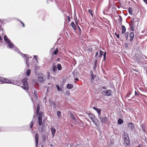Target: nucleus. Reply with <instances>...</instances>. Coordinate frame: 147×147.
Returning a JSON list of instances; mask_svg holds the SVG:
<instances>
[{
    "label": "nucleus",
    "instance_id": "f257e3e1",
    "mask_svg": "<svg viewBox=\"0 0 147 147\" xmlns=\"http://www.w3.org/2000/svg\"><path fill=\"white\" fill-rule=\"evenodd\" d=\"M98 117L101 123L102 124H107L109 122V118L106 116L100 115Z\"/></svg>",
    "mask_w": 147,
    "mask_h": 147
},
{
    "label": "nucleus",
    "instance_id": "f03ea898",
    "mask_svg": "<svg viewBox=\"0 0 147 147\" xmlns=\"http://www.w3.org/2000/svg\"><path fill=\"white\" fill-rule=\"evenodd\" d=\"M123 137V138L124 142L127 145L129 144V140L128 135L126 132H124Z\"/></svg>",
    "mask_w": 147,
    "mask_h": 147
},
{
    "label": "nucleus",
    "instance_id": "7ed1b4c3",
    "mask_svg": "<svg viewBox=\"0 0 147 147\" xmlns=\"http://www.w3.org/2000/svg\"><path fill=\"white\" fill-rule=\"evenodd\" d=\"M22 82L23 83V86H21L22 88L24 90H28V84L26 81V80L25 79H23L22 80Z\"/></svg>",
    "mask_w": 147,
    "mask_h": 147
},
{
    "label": "nucleus",
    "instance_id": "20e7f679",
    "mask_svg": "<svg viewBox=\"0 0 147 147\" xmlns=\"http://www.w3.org/2000/svg\"><path fill=\"white\" fill-rule=\"evenodd\" d=\"M38 123L40 126H41L42 125V118L43 115V113L42 112H40L38 113Z\"/></svg>",
    "mask_w": 147,
    "mask_h": 147
},
{
    "label": "nucleus",
    "instance_id": "39448f33",
    "mask_svg": "<svg viewBox=\"0 0 147 147\" xmlns=\"http://www.w3.org/2000/svg\"><path fill=\"white\" fill-rule=\"evenodd\" d=\"M112 93V91L111 90H108L105 91H102L101 92V94L105 96H110Z\"/></svg>",
    "mask_w": 147,
    "mask_h": 147
},
{
    "label": "nucleus",
    "instance_id": "423d86ee",
    "mask_svg": "<svg viewBox=\"0 0 147 147\" xmlns=\"http://www.w3.org/2000/svg\"><path fill=\"white\" fill-rule=\"evenodd\" d=\"M43 75V74L42 73H40L38 75V80L39 82L41 83H43L44 82Z\"/></svg>",
    "mask_w": 147,
    "mask_h": 147
},
{
    "label": "nucleus",
    "instance_id": "0eeeda50",
    "mask_svg": "<svg viewBox=\"0 0 147 147\" xmlns=\"http://www.w3.org/2000/svg\"><path fill=\"white\" fill-rule=\"evenodd\" d=\"M92 121L96 126H98L100 125V122L96 117Z\"/></svg>",
    "mask_w": 147,
    "mask_h": 147
},
{
    "label": "nucleus",
    "instance_id": "6e6552de",
    "mask_svg": "<svg viewBox=\"0 0 147 147\" xmlns=\"http://www.w3.org/2000/svg\"><path fill=\"white\" fill-rule=\"evenodd\" d=\"M2 80V82H3L5 83H7L10 84L12 83V81L11 80H9L7 78H3V79Z\"/></svg>",
    "mask_w": 147,
    "mask_h": 147
},
{
    "label": "nucleus",
    "instance_id": "1a4fd4ad",
    "mask_svg": "<svg viewBox=\"0 0 147 147\" xmlns=\"http://www.w3.org/2000/svg\"><path fill=\"white\" fill-rule=\"evenodd\" d=\"M39 136L38 133H36L35 136V140L36 147H37L38 143Z\"/></svg>",
    "mask_w": 147,
    "mask_h": 147
},
{
    "label": "nucleus",
    "instance_id": "9d476101",
    "mask_svg": "<svg viewBox=\"0 0 147 147\" xmlns=\"http://www.w3.org/2000/svg\"><path fill=\"white\" fill-rule=\"evenodd\" d=\"M50 129L51 131L52 135L53 136L52 137H54V136L55 134V133L56 131V130L54 128V127H51Z\"/></svg>",
    "mask_w": 147,
    "mask_h": 147
},
{
    "label": "nucleus",
    "instance_id": "9b49d317",
    "mask_svg": "<svg viewBox=\"0 0 147 147\" xmlns=\"http://www.w3.org/2000/svg\"><path fill=\"white\" fill-rule=\"evenodd\" d=\"M128 126L129 127L131 128V130H132L134 127V124L131 123H128Z\"/></svg>",
    "mask_w": 147,
    "mask_h": 147
},
{
    "label": "nucleus",
    "instance_id": "f8f14e48",
    "mask_svg": "<svg viewBox=\"0 0 147 147\" xmlns=\"http://www.w3.org/2000/svg\"><path fill=\"white\" fill-rule=\"evenodd\" d=\"M93 108L97 112V113H98V117L99 116H100V115H101V113H100L101 110L100 109H98L95 107H93Z\"/></svg>",
    "mask_w": 147,
    "mask_h": 147
},
{
    "label": "nucleus",
    "instance_id": "ddd939ff",
    "mask_svg": "<svg viewBox=\"0 0 147 147\" xmlns=\"http://www.w3.org/2000/svg\"><path fill=\"white\" fill-rule=\"evenodd\" d=\"M134 33L133 32H132L130 33L129 36L130 38V41H132V40L134 37Z\"/></svg>",
    "mask_w": 147,
    "mask_h": 147
},
{
    "label": "nucleus",
    "instance_id": "4468645a",
    "mask_svg": "<svg viewBox=\"0 0 147 147\" xmlns=\"http://www.w3.org/2000/svg\"><path fill=\"white\" fill-rule=\"evenodd\" d=\"M88 116L92 120L96 117L94 115L90 113L89 114Z\"/></svg>",
    "mask_w": 147,
    "mask_h": 147
},
{
    "label": "nucleus",
    "instance_id": "2eb2a0df",
    "mask_svg": "<svg viewBox=\"0 0 147 147\" xmlns=\"http://www.w3.org/2000/svg\"><path fill=\"white\" fill-rule=\"evenodd\" d=\"M50 104L51 106H53L54 108H57V106L56 105V102H54V101H52V102H51L50 103Z\"/></svg>",
    "mask_w": 147,
    "mask_h": 147
},
{
    "label": "nucleus",
    "instance_id": "dca6fc26",
    "mask_svg": "<svg viewBox=\"0 0 147 147\" xmlns=\"http://www.w3.org/2000/svg\"><path fill=\"white\" fill-rule=\"evenodd\" d=\"M78 123L79 124L80 126L81 127H84V123L82 121H80V122H78Z\"/></svg>",
    "mask_w": 147,
    "mask_h": 147
},
{
    "label": "nucleus",
    "instance_id": "f3484780",
    "mask_svg": "<svg viewBox=\"0 0 147 147\" xmlns=\"http://www.w3.org/2000/svg\"><path fill=\"white\" fill-rule=\"evenodd\" d=\"M4 39L7 43H8V42H10V40L8 38L6 35L4 36Z\"/></svg>",
    "mask_w": 147,
    "mask_h": 147
},
{
    "label": "nucleus",
    "instance_id": "a211bd4d",
    "mask_svg": "<svg viewBox=\"0 0 147 147\" xmlns=\"http://www.w3.org/2000/svg\"><path fill=\"white\" fill-rule=\"evenodd\" d=\"M8 46L10 48H12L13 47V45L12 42H10H10H8Z\"/></svg>",
    "mask_w": 147,
    "mask_h": 147
},
{
    "label": "nucleus",
    "instance_id": "6ab92c4d",
    "mask_svg": "<svg viewBox=\"0 0 147 147\" xmlns=\"http://www.w3.org/2000/svg\"><path fill=\"white\" fill-rule=\"evenodd\" d=\"M71 26L74 30H76V26L74 22H73L71 23Z\"/></svg>",
    "mask_w": 147,
    "mask_h": 147
},
{
    "label": "nucleus",
    "instance_id": "aec40b11",
    "mask_svg": "<svg viewBox=\"0 0 147 147\" xmlns=\"http://www.w3.org/2000/svg\"><path fill=\"white\" fill-rule=\"evenodd\" d=\"M67 87L68 89H71L73 87V85L72 84H68L67 85Z\"/></svg>",
    "mask_w": 147,
    "mask_h": 147
},
{
    "label": "nucleus",
    "instance_id": "412c9836",
    "mask_svg": "<svg viewBox=\"0 0 147 147\" xmlns=\"http://www.w3.org/2000/svg\"><path fill=\"white\" fill-rule=\"evenodd\" d=\"M122 33L124 34L126 31V28L124 26L122 25Z\"/></svg>",
    "mask_w": 147,
    "mask_h": 147
},
{
    "label": "nucleus",
    "instance_id": "4be33fe9",
    "mask_svg": "<svg viewBox=\"0 0 147 147\" xmlns=\"http://www.w3.org/2000/svg\"><path fill=\"white\" fill-rule=\"evenodd\" d=\"M52 68L53 72H55L57 71V69L56 66L54 65L53 66Z\"/></svg>",
    "mask_w": 147,
    "mask_h": 147
},
{
    "label": "nucleus",
    "instance_id": "5701e85b",
    "mask_svg": "<svg viewBox=\"0 0 147 147\" xmlns=\"http://www.w3.org/2000/svg\"><path fill=\"white\" fill-rule=\"evenodd\" d=\"M57 68L58 70H61L62 69L61 65L60 64H58L57 65Z\"/></svg>",
    "mask_w": 147,
    "mask_h": 147
},
{
    "label": "nucleus",
    "instance_id": "b1692460",
    "mask_svg": "<svg viewBox=\"0 0 147 147\" xmlns=\"http://www.w3.org/2000/svg\"><path fill=\"white\" fill-rule=\"evenodd\" d=\"M70 117L74 121H76V120L75 119L74 116L72 114H70Z\"/></svg>",
    "mask_w": 147,
    "mask_h": 147
},
{
    "label": "nucleus",
    "instance_id": "393cba45",
    "mask_svg": "<svg viewBox=\"0 0 147 147\" xmlns=\"http://www.w3.org/2000/svg\"><path fill=\"white\" fill-rule=\"evenodd\" d=\"M123 120L120 118H119L118 121V123L119 124H121L123 123Z\"/></svg>",
    "mask_w": 147,
    "mask_h": 147
},
{
    "label": "nucleus",
    "instance_id": "a878e982",
    "mask_svg": "<svg viewBox=\"0 0 147 147\" xmlns=\"http://www.w3.org/2000/svg\"><path fill=\"white\" fill-rule=\"evenodd\" d=\"M40 106L39 104L37 106V109H36V113L38 114L39 112V110H40Z\"/></svg>",
    "mask_w": 147,
    "mask_h": 147
},
{
    "label": "nucleus",
    "instance_id": "bb28decb",
    "mask_svg": "<svg viewBox=\"0 0 147 147\" xmlns=\"http://www.w3.org/2000/svg\"><path fill=\"white\" fill-rule=\"evenodd\" d=\"M56 87L57 88V89L58 91H62V88L59 87V86L58 85H56Z\"/></svg>",
    "mask_w": 147,
    "mask_h": 147
},
{
    "label": "nucleus",
    "instance_id": "cd10ccee",
    "mask_svg": "<svg viewBox=\"0 0 147 147\" xmlns=\"http://www.w3.org/2000/svg\"><path fill=\"white\" fill-rule=\"evenodd\" d=\"M57 115L58 118H60L61 117V112L59 111L57 112Z\"/></svg>",
    "mask_w": 147,
    "mask_h": 147
},
{
    "label": "nucleus",
    "instance_id": "c85d7f7f",
    "mask_svg": "<svg viewBox=\"0 0 147 147\" xmlns=\"http://www.w3.org/2000/svg\"><path fill=\"white\" fill-rule=\"evenodd\" d=\"M31 70L30 69H28L27 71L26 75L27 76H29L30 75Z\"/></svg>",
    "mask_w": 147,
    "mask_h": 147
},
{
    "label": "nucleus",
    "instance_id": "c756f323",
    "mask_svg": "<svg viewBox=\"0 0 147 147\" xmlns=\"http://www.w3.org/2000/svg\"><path fill=\"white\" fill-rule=\"evenodd\" d=\"M103 51L101 50H100L99 51V55L98 56V57H102V54H103Z\"/></svg>",
    "mask_w": 147,
    "mask_h": 147
},
{
    "label": "nucleus",
    "instance_id": "7c9ffc66",
    "mask_svg": "<svg viewBox=\"0 0 147 147\" xmlns=\"http://www.w3.org/2000/svg\"><path fill=\"white\" fill-rule=\"evenodd\" d=\"M134 23L136 22H137L138 23L139 22V18H134Z\"/></svg>",
    "mask_w": 147,
    "mask_h": 147
},
{
    "label": "nucleus",
    "instance_id": "2f4dec72",
    "mask_svg": "<svg viewBox=\"0 0 147 147\" xmlns=\"http://www.w3.org/2000/svg\"><path fill=\"white\" fill-rule=\"evenodd\" d=\"M128 11L129 13L131 15L132 14V9H131V7H129V8Z\"/></svg>",
    "mask_w": 147,
    "mask_h": 147
},
{
    "label": "nucleus",
    "instance_id": "473e14b6",
    "mask_svg": "<svg viewBox=\"0 0 147 147\" xmlns=\"http://www.w3.org/2000/svg\"><path fill=\"white\" fill-rule=\"evenodd\" d=\"M88 11L91 14V16L92 17H93V13H92L93 11H92V10L91 9H88Z\"/></svg>",
    "mask_w": 147,
    "mask_h": 147
},
{
    "label": "nucleus",
    "instance_id": "72a5a7b5",
    "mask_svg": "<svg viewBox=\"0 0 147 147\" xmlns=\"http://www.w3.org/2000/svg\"><path fill=\"white\" fill-rule=\"evenodd\" d=\"M91 71L92 73L91 74V78L92 80H93L95 78V76L94 75L92 71Z\"/></svg>",
    "mask_w": 147,
    "mask_h": 147
},
{
    "label": "nucleus",
    "instance_id": "f704fd0d",
    "mask_svg": "<svg viewBox=\"0 0 147 147\" xmlns=\"http://www.w3.org/2000/svg\"><path fill=\"white\" fill-rule=\"evenodd\" d=\"M34 124V122L32 120L30 123V127L31 128H32Z\"/></svg>",
    "mask_w": 147,
    "mask_h": 147
},
{
    "label": "nucleus",
    "instance_id": "c9c22d12",
    "mask_svg": "<svg viewBox=\"0 0 147 147\" xmlns=\"http://www.w3.org/2000/svg\"><path fill=\"white\" fill-rule=\"evenodd\" d=\"M134 18H131V20L130 21V22H131V25H134Z\"/></svg>",
    "mask_w": 147,
    "mask_h": 147
},
{
    "label": "nucleus",
    "instance_id": "e433bc0d",
    "mask_svg": "<svg viewBox=\"0 0 147 147\" xmlns=\"http://www.w3.org/2000/svg\"><path fill=\"white\" fill-rule=\"evenodd\" d=\"M42 140L43 142H44L46 140L45 136L43 135L42 136Z\"/></svg>",
    "mask_w": 147,
    "mask_h": 147
},
{
    "label": "nucleus",
    "instance_id": "4c0bfd02",
    "mask_svg": "<svg viewBox=\"0 0 147 147\" xmlns=\"http://www.w3.org/2000/svg\"><path fill=\"white\" fill-rule=\"evenodd\" d=\"M58 52V49L57 48L53 52V53L56 55L57 54Z\"/></svg>",
    "mask_w": 147,
    "mask_h": 147
},
{
    "label": "nucleus",
    "instance_id": "58836bf2",
    "mask_svg": "<svg viewBox=\"0 0 147 147\" xmlns=\"http://www.w3.org/2000/svg\"><path fill=\"white\" fill-rule=\"evenodd\" d=\"M106 54H107V53L106 52H105V53L103 55V59L104 61H105L106 59Z\"/></svg>",
    "mask_w": 147,
    "mask_h": 147
},
{
    "label": "nucleus",
    "instance_id": "ea45409f",
    "mask_svg": "<svg viewBox=\"0 0 147 147\" xmlns=\"http://www.w3.org/2000/svg\"><path fill=\"white\" fill-rule=\"evenodd\" d=\"M128 35L129 33L128 32H127L125 34V36L126 37V40H127V38H128Z\"/></svg>",
    "mask_w": 147,
    "mask_h": 147
},
{
    "label": "nucleus",
    "instance_id": "a19ab883",
    "mask_svg": "<svg viewBox=\"0 0 147 147\" xmlns=\"http://www.w3.org/2000/svg\"><path fill=\"white\" fill-rule=\"evenodd\" d=\"M134 25H130V29L132 30V31H134V27H133V26Z\"/></svg>",
    "mask_w": 147,
    "mask_h": 147
},
{
    "label": "nucleus",
    "instance_id": "79ce46f5",
    "mask_svg": "<svg viewBox=\"0 0 147 147\" xmlns=\"http://www.w3.org/2000/svg\"><path fill=\"white\" fill-rule=\"evenodd\" d=\"M24 56L26 58V64H27V65H28V57H27V58L26 57V55H24Z\"/></svg>",
    "mask_w": 147,
    "mask_h": 147
},
{
    "label": "nucleus",
    "instance_id": "37998d69",
    "mask_svg": "<svg viewBox=\"0 0 147 147\" xmlns=\"http://www.w3.org/2000/svg\"><path fill=\"white\" fill-rule=\"evenodd\" d=\"M97 60H96L94 63V69H95V68L96 67V64H97Z\"/></svg>",
    "mask_w": 147,
    "mask_h": 147
},
{
    "label": "nucleus",
    "instance_id": "c03bdc74",
    "mask_svg": "<svg viewBox=\"0 0 147 147\" xmlns=\"http://www.w3.org/2000/svg\"><path fill=\"white\" fill-rule=\"evenodd\" d=\"M92 47L89 48L88 49V51L90 52H92Z\"/></svg>",
    "mask_w": 147,
    "mask_h": 147
},
{
    "label": "nucleus",
    "instance_id": "a18cd8bd",
    "mask_svg": "<svg viewBox=\"0 0 147 147\" xmlns=\"http://www.w3.org/2000/svg\"><path fill=\"white\" fill-rule=\"evenodd\" d=\"M65 94L68 96L69 95V91H66L65 92Z\"/></svg>",
    "mask_w": 147,
    "mask_h": 147
},
{
    "label": "nucleus",
    "instance_id": "49530a36",
    "mask_svg": "<svg viewBox=\"0 0 147 147\" xmlns=\"http://www.w3.org/2000/svg\"><path fill=\"white\" fill-rule=\"evenodd\" d=\"M34 57L35 58V59H36V61H38V59H37V56H36V55H34Z\"/></svg>",
    "mask_w": 147,
    "mask_h": 147
},
{
    "label": "nucleus",
    "instance_id": "de8ad7c7",
    "mask_svg": "<svg viewBox=\"0 0 147 147\" xmlns=\"http://www.w3.org/2000/svg\"><path fill=\"white\" fill-rule=\"evenodd\" d=\"M50 74L49 72H48V79H49L50 78Z\"/></svg>",
    "mask_w": 147,
    "mask_h": 147
},
{
    "label": "nucleus",
    "instance_id": "09e8293b",
    "mask_svg": "<svg viewBox=\"0 0 147 147\" xmlns=\"http://www.w3.org/2000/svg\"><path fill=\"white\" fill-rule=\"evenodd\" d=\"M3 77H0V82H2Z\"/></svg>",
    "mask_w": 147,
    "mask_h": 147
},
{
    "label": "nucleus",
    "instance_id": "8fccbe9b",
    "mask_svg": "<svg viewBox=\"0 0 147 147\" xmlns=\"http://www.w3.org/2000/svg\"><path fill=\"white\" fill-rule=\"evenodd\" d=\"M138 147H142V144H140Z\"/></svg>",
    "mask_w": 147,
    "mask_h": 147
},
{
    "label": "nucleus",
    "instance_id": "3c124183",
    "mask_svg": "<svg viewBox=\"0 0 147 147\" xmlns=\"http://www.w3.org/2000/svg\"><path fill=\"white\" fill-rule=\"evenodd\" d=\"M144 3L147 5V0H143Z\"/></svg>",
    "mask_w": 147,
    "mask_h": 147
},
{
    "label": "nucleus",
    "instance_id": "603ef678",
    "mask_svg": "<svg viewBox=\"0 0 147 147\" xmlns=\"http://www.w3.org/2000/svg\"><path fill=\"white\" fill-rule=\"evenodd\" d=\"M119 17H120V19H119V21H122V18H121V17L120 16H119Z\"/></svg>",
    "mask_w": 147,
    "mask_h": 147
},
{
    "label": "nucleus",
    "instance_id": "864d4df0",
    "mask_svg": "<svg viewBox=\"0 0 147 147\" xmlns=\"http://www.w3.org/2000/svg\"><path fill=\"white\" fill-rule=\"evenodd\" d=\"M130 94H127L126 95V97H129V96Z\"/></svg>",
    "mask_w": 147,
    "mask_h": 147
},
{
    "label": "nucleus",
    "instance_id": "5fc2aeb1",
    "mask_svg": "<svg viewBox=\"0 0 147 147\" xmlns=\"http://www.w3.org/2000/svg\"><path fill=\"white\" fill-rule=\"evenodd\" d=\"M142 128L143 130L144 131H145V129L144 128V126H143V125H142Z\"/></svg>",
    "mask_w": 147,
    "mask_h": 147
},
{
    "label": "nucleus",
    "instance_id": "6e6d98bb",
    "mask_svg": "<svg viewBox=\"0 0 147 147\" xmlns=\"http://www.w3.org/2000/svg\"><path fill=\"white\" fill-rule=\"evenodd\" d=\"M98 54V51H97L96 53V54L95 55V57H96L97 56Z\"/></svg>",
    "mask_w": 147,
    "mask_h": 147
},
{
    "label": "nucleus",
    "instance_id": "4d7b16f0",
    "mask_svg": "<svg viewBox=\"0 0 147 147\" xmlns=\"http://www.w3.org/2000/svg\"><path fill=\"white\" fill-rule=\"evenodd\" d=\"M78 27L79 28V31H80V32H81V30L80 29V27L78 26Z\"/></svg>",
    "mask_w": 147,
    "mask_h": 147
},
{
    "label": "nucleus",
    "instance_id": "13d9d810",
    "mask_svg": "<svg viewBox=\"0 0 147 147\" xmlns=\"http://www.w3.org/2000/svg\"><path fill=\"white\" fill-rule=\"evenodd\" d=\"M20 22L22 23V24H23V27H24V24L21 21H20Z\"/></svg>",
    "mask_w": 147,
    "mask_h": 147
},
{
    "label": "nucleus",
    "instance_id": "bf43d9fd",
    "mask_svg": "<svg viewBox=\"0 0 147 147\" xmlns=\"http://www.w3.org/2000/svg\"><path fill=\"white\" fill-rule=\"evenodd\" d=\"M135 95H138V94L137 92L136 91L135 92Z\"/></svg>",
    "mask_w": 147,
    "mask_h": 147
},
{
    "label": "nucleus",
    "instance_id": "052dcab7",
    "mask_svg": "<svg viewBox=\"0 0 147 147\" xmlns=\"http://www.w3.org/2000/svg\"><path fill=\"white\" fill-rule=\"evenodd\" d=\"M102 88L104 89H107V87L105 86H103Z\"/></svg>",
    "mask_w": 147,
    "mask_h": 147
},
{
    "label": "nucleus",
    "instance_id": "680f3d73",
    "mask_svg": "<svg viewBox=\"0 0 147 147\" xmlns=\"http://www.w3.org/2000/svg\"><path fill=\"white\" fill-rule=\"evenodd\" d=\"M116 36L117 38H119V34H116Z\"/></svg>",
    "mask_w": 147,
    "mask_h": 147
},
{
    "label": "nucleus",
    "instance_id": "e2e57ef3",
    "mask_svg": "<svg viewBox=\"0 0 147 147\" xmlns=\"http://www.w3.org/2000/svg\"><path fill=\"white\" fill-rule=\"evenodd\" d=\"M68 20L69 21L70 20V18L69 16H68Z\"/></svg>",
    "mask_w": 147,
    "mask_h": 147
},
{
    "label": "nucleus",
    "instance_id": "0e129e2a",
    "mask_svg": "<svg viewBox=\"0 0 147 147\" xmlns=\"http://www.w3.org/2000/svg\"><path fill=\"white\" fill-rule=\"evenodd\" d=\"M75 80H76L77 81H78L79 80L77 78H76L75 79Z\"/></svg>",
    "mask_w": 147,
    "mask_h": 147
},
{
    "label": "nucleus",
    "instance_id": "69168bd1",
    "mask_svg": "<svg viewBox=\"0 0 147 147\" xmlns=\"http://www.w3.org/2000/svg\"><path fill=\"white\" fill-rule=\"evenodd\" d=\"M2 40V38L1 36H0V40Z\"/></svg>",
    "mask_w": 147,
    "mask_h": 147
},
{
    "label": "nucleus",
    "instance_id": "338daca9",
    "mask_svg": "<svg viewBox=\"0 0 147 147\" xmlns=\"http://www.w3.org/2000/svg\"><path fill=\"white\" fill-rule=\"evenodd\" d=\"M34 116H35V115H33V119H34Z\"/></svg>",
    "mask_w": 147,
    "mask_h": 147
},
{
    "label": "nucleus",
    "instance_id": "774afa93",
    "mask_svg": "<svg viewBox=\"0 0 147 147\" xmlns=\"http://www.w3.org/2000/svg\"><path fill=\"white\" fill-rule=\"evenodd\" d=\"M41 147H43V146L42 145H41Z\"/></svg>",
    "mask_w": 147,
    "mask_h": 147
}]
</instances>
